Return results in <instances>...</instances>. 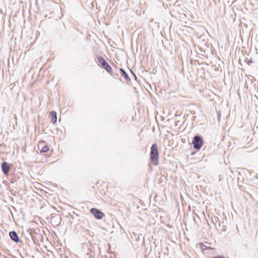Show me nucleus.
<instances>
[{"instance_id": "obj_1", "label": "nucleus", "mask_w": 258, "mask_h": 258, "mask_svg": "<svg viewBox=\"0 0 258 258\" xmlns=\"http://www.w3.org/2000/svg\"><path fill=\"white\" fill-rule=\"evenodd\" d=\"M150 159L154 165L158 164L159 153L156 144H153L151 146Z\"/></svg>"}, {"instance_id": "obj_2", "label": "nucleus", "mask_w": 258, "mask_h": 258, "mask_svg": "<svg viewBox=\"0 0 258 258\" xmlns=\"http://www.w3.org/2000/svg\"><path fill=\"white\" fill-rule=\"evenodd\" d=\"M203 144V138L200 136H195L192 140V144L195 149L199 150L201 149Z\"/></svg>"}, {"instance_id": "obj_3", "label": "nucleus", "mask_w": 258, "mask_h": 258, "mask_svg": "<svg viewBox=\"0 0 258 258\" xmlns=\"http://www.w3.org/2000/svg\"><path fill=\"white\" fill-rule=\"evenodd\" d=\"M98 61L103 69H104L110 75H112L111 74L112 68L104 58L102 57H98Z\"/></svg>"}, {"instance_id": "obj_4", "label": "nucleus", "mask_w": 258, "mask_h": 258, "mask_svg": "<svg viewBox=\"0 0 258 258\" xmlns=\"http://www.w3.org/2000/svg\"><path fill=\"white\" fill-rule=\"evenodd\" d=\"M61 221V217L59 215H52L50 219V222L53 226H57L60 224Z\"/></svg>"}, {"instance_id": "obj_5", "label": "nucleus", "mask_w": 258, "mask_h": 258, "mask_svg": "<svg viewBox=\"0 0 258 258\" xmlns=\"http://www.w3.org/2000/svg\"><path fill=\"white\" fill-rule=\"evenodd\" d=\"M90 212L97 219H101L104 216V214L101 211L96 208L91 209Z\"/></svg>"}, {"instance_id": "obj_6", "label": "nucleus", "mask_w": 258, "mask_h": 258, "mask_svg": "<svg viewBox=\"0 0 258 258\" xmlns=\"http://www.w3.org/2000/svg\"><path fill=\"white\" fill-rule=\"evenodd\" d=\"M1 168L2 171L5 175L9 174V172L10 169V166L8 162L4 161L2 163Z\"/></svg>"}, {"instance_id": "obj_7", "label": "nucleus", "mask_w": 258, "mask_h": 258, "mask_svg": "<svg viewBox=\"0 0 258 258\" xmlns=\"http://www.w3.org/2000/svg\"><path fill=\"white\" fill-rule=\"evenodd\" d=\"M9 236L11 239L14 242L17 243L20 241L19 236L16 231H10L9 232Z\"/></svg>"}, {"instance_id": "obj_8", "label": "nucleus", "mask_w": 258, "mask_h": 258, "mask_svg": "<svg viewBox=\"0 0 258 258\" xmlns=\"http://www.w3.org/2000/svg\"><path fill=\"white\" fill-rule=\"evenodd\" d=\"M50 116L51 118V122L54 124L57 121V114L55 111H52L50 112Z\"/></svg>"}, {"instance_id": "obj_9", "label": "nucleus", "mask_w": 258, "mask_h": 258, "mask_svg": "<svg viewBox=\"0 0 258 258\" xmlns=\"http://www.w3.org/2000/svg\"><path fill=\"white\" fill-rule=\"evenodd\" d=\"M119 71L120 72L121 76L124 78L126 81L128 82L131 81L130 78L129 77L128 74L125 72V71L123 69L120 68Z\"/></svg>"}, {"instance_id": "obj_10", "label": "nucleus", "mask_w": 258, "mask_h": 258, "mask_svg": "<svg viewBox=\"0 0 258 258\" xmlns=\"http://www.w3.org/2000/svg\"><path fill=\"white\" fill-rule=\"evenodd\" d=\"M49 150V148L48 146L45 145L41 147V149H40V152L42 153H46Z\"/></svg>"}, {"instance_id": "obj_11", "label": "nucleus", "mask_w": 258, "mask_h": 258, "mask_svg": "<svg viewBox=\"0 0 258 258\" xmlns=\"http://www.w3.org/2000/svg\"><path fill=\"white\" fill-rule=\"evenodd\" d=\"M213 223L215 224V223L217 222V220H218V218L217 217L214 216V218H212Z\"/></svg>"}, {"instance_id": "obj_12", "label": "nucleus", "mask_w": 258, "mask_h": 258, "mask_svg": "<svg viewBox=\"0 0 258 258\" xmlns=\"http://www.w3.org/2000/svg\"><path fill=\"white\" fill-rule=\"evenodd\" d=\"M213 258H225V257L221 256H217L214 257Z\"/></svg>"}, {"instance_id": "obj_13", "label": "nucleus", "mask_w": 258, "mask_h": 258, "mask_svg": "<svg viewBox=\"0 0 258 258\" xmlns=\"http://www.w3.org/2000/svg\"><path fill=\"white\" fill-rule=\"evenodd\" d=\"M44 143V141L40 142H39V146H38V148H40V145L41 144Z\"/></svg>"}, {"instance_id": "obj_14", "label": "nucleus", "mask_w": 258, "mask_h": 258, "mask_svg": "<svg viewBox=\"0 0 258 258\" xmlns=\"http://www.w3.org/2000/svg\"><path fill=\"white\" fill-rule=\"evenodd\" d=\"M205 245H203L202 247V249H204V248H205Z\"/></svg>"}, {"instance_id": "obj_15", "label": "nucleus", "mask_w": 258, "mask_h": 258, "mask_svg": "<svg viewBox=\"0 0 258 258\" xmlns=\"http://www.w3.org/2000/svg\"><path fill=\"white\" fill-rule=\"evenodd\" d=\"M205 245H203L202 247V249H204V248H205Z\"/></svg>"}, {"instance_id": "obj_16", "label": "nucleus", "mask_w": 258, "mask_h": 258, "mask_svg": "<svg viewBox=\"0 0 258 258\" xmlns=\"http://www.w3.org/2000/svg\"><path fill=\"white\" fill-rule=\"evenodd\" d=\"M252 62H253L252 60H251V59H250V60H249V62L250 63H252Z\"/></svg>"}, {"instance_id": "obj_17", "label": "nucleus", "mask_w": 258, "mask_h": 258, "mask_svg": "<svg viewBox=\"0 0 258 258\" xmlns=\"http://www.w3.org/2000/svg\"><path fill=\"white\" fill-rule=\"evenodd\" d=\"M132 73H133V74L134 75V76L136 77L135 74H134L132 72Z\"/></svg>"}, {"instance_id": "obj_18", "label": "nucleus", "mask_w": 258, "mask_h": 258, "mask_svg": "<svg viewBox=\"0 0 258 258\" xmlns=\"http://www.w3.org/2000/svg\"><path fill=\"white\" fill-rule=\"evenodd\" d=\"M220 117V114H219V115H218V117L219 118ZM219 120H220V119H219Z\"/></svg>"}]
</instances>
